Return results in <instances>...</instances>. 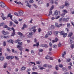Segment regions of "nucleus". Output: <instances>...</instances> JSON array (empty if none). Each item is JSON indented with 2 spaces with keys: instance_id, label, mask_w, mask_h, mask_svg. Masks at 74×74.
<instances>
[{
  "instance_id": "864d4df0",
  "label": "nucleus",
  "mask_w": 74,
  "mask_h": 74,
  "mask_svg": "<svg viewBox=\"0 0 74 74\" xmlns=\"http://www.w3.org/2000/svg\"><path fill=\"white\" fill-rule=\"evenodd\" d=\"M40 47H44V44H41L40 45Z\"/></svg>"
},
{
  "instance_id": "20e7f679",
  "label": "nucleus",
  "mask_w": 74,
  "mask_h": 74,
  "mask_svg": "<svg viewBox=\"0 0 74 74\" xmlns=\"http://www.w3.org/2000/svg\"><path fill=\"white\" fill-rule=\"evenodd\" d=\"M12 30H13V33H12L11 36H14V35H15V30L12 27Z\"/></svg>"
},
{
  "instance_id": "37998d69",
  "label": "nucleus",
  "mask_w": 74,
  "mask_h": 74,
  "mask_svg": "<svg viewBox=\"0 0 74 74\" xmlns=\"http://www.w3.org/2000/svg\"><path fill=\"white\" fill-rule=\"evenodd\" d=\"M44 47H45V48H48V45H47V44H44Z\"/></svg>"
},
{
  "instance_id": "f257e3e1",
  "label": "nucleus",
  "mask_w": 74,
  "mask_h": 74,
  "mask_svg": "<svg viewBox=\"0 0 74 74\" xmlns=\"http://www.w3.org/2000/svg\"><path fill=\"white\" fill-rule=\"evenodd\" d=\"M16 47L17 48H18L19 50V51H21V52L20 53V54L21 55V56H22V53L23 51L22 50L23 49V48H22L21 46H20L19 45H17Z\"/></svg>"
},
{
  "instance_id": "5701e85b",
  "label": "nucleus",
  "mask_w": 74,
  "mask_h": 74,
  "mask_svg": "<svg viewBox=\"0 0 74 74\" xmlns=\"http://www.w3.org/2000/svg\"><path fill=\"white\" fill-rule=\"evenodd\" d=\"M18 34L19 35V36H23V34L21 32H18Z\"/></svg>"
},
{
  "instance_id": "1a4fd4ad",
  "label": "nucleus",
  "mask_w": 74,
  "mask_h": 74,
  "mask_svg": "<svg viewBox=\"0 0 74 74\" xmlns=\"http://www.w3.org/2000/svg\"><path fill=\"white\" fill-rule=\"evenodd\" d=\"M2 34H4V35H6L7 34H8L9 33L8 32H5V31L4 30L2 32Z\"/></svg>"
},
{
  "instance_id": "0e129e2a",
  "label": "nucleus",
  "mask_w": 74,
  "mask_h": 74,
  "mask_svg": "<svg viewBox=\"0 0 74 74\" xmlns=\"http://www.w3.org/2000/svg\"><path fill=\"white\" fill-rule=\"evenodd\" d=\"M49 68H52V65H49L48 66Z\"/></svg>"
},
{
  "instance_id": "052dcab7",
  "label": "nucleus",
  "mask_w": 74,
  "mask_h": 74,
  "mask_svg": "<svg viewBox=\"0 0 74 74\" xmlns=\"http://www.w3.org/2000/svg\"><path fill=\"white\" fill-rule=\"evenodd\" d=\"M60 18V16H57L56 17V19H58V18Z\"/></svg>"
},
{
  "instance_id": "e433bc0d",
  "label": "nucleus",
  "mask_w": 74,
  "mask_h": 74,
  "mask_svg": "<svg viewBox=\"0 0 74 74\" xmlns=\"http://www.w3.org/2000/svg\"><path fill=\"white\" fill-rule=\"evenodd\" d=\"M67 26L68 27H70L71 26V25H70V23H67Z\"/></svg>"
},
{
  "instance_id": "13d9d810",
  "label": "nucleus",
  "mask_w": 74,
  "mask_h": 74,
  "mask_svg": "<svg viewBox=\"0 0 74 74\" xmlns=\"http://www.w3.org/2000/svg\"><path fill=\"white\" fill-rule=\"evenodd\" d=\"M65 30L66 31H67V32H69V28H66Z\"/></svg>"
},
{
  "instance_id": "bf43d9fd",
  "label": "nucleus",
  "mask_w": 74,
  "mask_h": 74,
  "mask_svg": "<svg viewBox=\"0 0 74 74\" xmlns=\"http://www.w3.org/2000/svg\"><path fill=\"white\" fill-rule=\"evenodd\" d=\"M39 52H41L43 51V50L42 49H39Z\"/></svg>"
},
{
  "instance_id": "f704fd0d",
  "label": "nucleus",
  "mask_w": 74,
  "mask_h": 74,
  "mask_svg": "<svg viewBox=\"0 0 74 74\" xmlns=\"http://www.w3.org/2000/svg\"><path fill=\"white\" fill-rule=\"evenodd\" d=\"M59 66L60 67V68H62L63 67V65L62 64H60L59 65Z\"/></svg>"
},
{
  "instance_id": "39448f33",
  "label": "nucleus",
  "mask_w": 74,
  "mask_h": 74,
  "mask_svg": "<svg viewBox=\"0 0 74 74\" xmlns=\"http://www.w3.org/2000/svg\"><path fill=\"white\" fill-rule=\"evenodd\" d=\"M33 32H30L29 33V35H27V38H31V37H32V36L31 35H33Z\"/></svg>"
},
{
  "instance_id": "6e6552de",
  "label": "nucleus",
  "mask_w": 74,
  "mask_h": 74,
  "mask_svg": "<svg viewBox=\"0 0 74 74\" xmlns=\"http://www.w3.org/2000/svg\"><path fill=\"white\" fill-rule=\"evenodd\" d=\"M60 35L62 36L63 35V37H65V34L64 33V32L63 31H61L60 32Z\"/></svg>"
},
{
  "instance_id": "7ed1b4c3",
  "label": "nucleus",
  "mask_w": 74,
  "mask_h": 74,
  "mask_svg": "<svg viewBox=\"0 0 74 74\" xmlns=\"http://www.w3.org/2000/svg\"><path fill=\"white\" fill-rule=\"evenodd\" d=\"M13 58H14V56H8L7 57H6V58L7 59H8V60H9V59H10V60H12V59H13Z\"/></svg>"
},
{
  "instance_id": "423d86ee",
  "label": "nucleus",
  "mask_w": 74,
  "mask_h": 74,
  "mask_svg": "<svg viewBox=\"0 0 74 74\" xmlns=\"http://www.w3.org/2000/svg\"><path fill=\"white\" fill-rule=\"evenodd\" d=\"M69 40H70V43L71 44L73 43V42H74V36H73V37H70L69 38Z\"/></svg>"
},
{
  "instance_id": "f8f14e48",
  "label": "nucleus",
  "mask_w": 74,
  "mask_h": 74,
  "mask_svg": "<svg viewBox=\"0 0 74 74\" xmlns=\"http://www.w3.org/2000/svg\"><path fill=\"white\" fill-rule=\"evenodd\" d=\"M70 5V3L68 2H65V5L66 7H69V5Z\"/></svg>"
},
{
  "instance_id": "b1692460",
  "label": "nucleus",
  "mask_w": 74,
  "mask_h": 74,
  "mask_svg": "<svg viewBox=\"0 0 74 74\" xmlns=\"http://www.w3.org/2000/svg\"><path fill=\"white\" fill-rule=\"evenodd\" d=\"M14 58L16 60H19V58H18V57L15 56Z\"/></svg>"
},
{
  "instance_id": "4468645a",
  "label": "nucleus",
  "mask_w": 74,
  "mask_h": 74,
  "mask_svg": "<svg viewBox=\"0 0 74 74\" xmlns=\"http://www.w3.org/2000/svg\"><path fill=\"white\" fill-rule=\"evenodd\" d=\"M72 36H73V33L72 32H70L69 34L68 35V37H71Z\"/></svg>"
},
{
  "instance_id": "412c9836",
  "label": "nucleus",
  "mask_w": 74,
  "mask_h": 74,
  "mask_svg": "<svg viewBox=\"0 0 74 74\" xmlns=\"http://www.w3.org/2000/svg\"><path fill=\"white\" fill-rule=\"evenodd\" d=\"M39 45V42H38V43H36V44H34L33 45V47H35V46H36L37 47H38Z\"/></svg>"
},
{
  "instance_id": "c756f323",
  "label": "nucleus",
  "mask_w": 74,
  "mask_h": 74,
  "mask_svg": "<svg viewBox=\"0 0 74 74\" xmlns=\"http://www.w3.org/2000/svg\"><path fill=\"white\" fill-rule=\"evenodd\" d=\"M7 30H10V31H11L12 30V28H11L10 27H7Z\"/></svg>"
},
{
  "instance_id": "680f3d73",
  "label": "nucleus",
  "mask_w": 74,
  "mask_h": 74,
  "mask_svg": "<svg viewBox=\"0 0 74 74\" xmlns=\"http://www.w3.org/2000/svg\"><path fill=\"white\" fill-rule=\"evenodd\" d=\"M32 74H38V73L36 72H33Z\"/></svg>"
},
{
  "instance_id": "603ef678",
  "label": "nucleus",
  "mask_w": 74,
  "mask_h": 74,
  "mask_svg": "<svg viewBox=\"0 0 74 74\" xmlns=\"http://www.w3.org/2000/svg\"><path fill=\"white\" fill-rule=\"evenodd\" d=\"M51 29H54V28H55V26L53 25H52L51 26Z\"/></svg>"
},
{
  "instance_id": "338daca9",
  "label": "nucleus",
  "mask_w": 74,
  "mask_h": 74,
  "mask_svg": "<svg viewBox=\"0 0 74 74\" xmlns=\"http://www.w3.org/2000/svg\"><path fill=\"white\" fill-rule=\"evenodd\" d=\"M58 46L59 47H61V44L60 43H59L58 45Z\"/></svg>"
},
{
  "instance_id": "a211bd4d",
  "label": "nucleus",
  "mask_w": 74,
  "mask_h": 74,
  "mask_svg": "<svg viewBox=\"0 0 74 74\" xmlns=\"http://www.w3.org/2000/svg\"><path fill=\"white\" fill-rule=\"evenodd\" d=\"M14 22L16 24V25H18V24L19 22H18V21H17L16 20H15L14 21Z\"/></svg>"
},
{
  "instance_id": "2eb2a0df",
  "label": "nucleus",
  "mask_w": 74,
  "mask_h": 74,
  "mask_svg": "<svg viewBox=\"0 0 74 74\" xmlns=\"http://www.w3.org/2000/svg\"><path fill=\"white\" fill-rule=\"evenodd\" d=\"M32 64H34V65H36V64L34 62H30L28 63V64L29 65V66H31L32 65Z\"/></svg>"
},
{
  "instance_id": "7c9ffc66",
  "label": "nucleus",
  "mask_w": 74,
  "mask_h": 74,
  "mask_svg": "<svg viewBox=\"0 0 74 74\" xmlns=\"http://www.w3.org/2000/svg\"><path fill=\"white\" fill-rule=\"evenodd\" d=\"M54 34L56 36H57L58 34V31H56L54 32Z\"/></svg>"
},
{
  "instance_id": "4d7b16f0",
  "label": "nucleus",
  "mask_w": 74,
  "mask_h": 74,
  "mask_svg": "<svg viewBox=\"0 0 74 74\" xmlns=\"http://www.w3.org/2000/svg\"><path fill=\"white\" fill-rule=\"evenodd\" d=\"M36 63L38 64H40V62L39 61H36Z\"/></svg>"
},
{
  "instance_id": "393cba45",
  "label": "nucleus",
  "mask_w": 74,
  "mask_h": 74,
  "mask_svg": "<svg viewBox=\"0 0 74 74\" xmlns=\"http://www.w3.org/2000/svg\"><path fill=\"white\" fill-rule=\"evenodd\" d=\"M52 34V32L49 31L48 32V34L49 35H51Z\"/></svg>"
},
{
  "instance_id": "cd10ccee",
  "label": "nucleus",
  "mask_w": 74,
  "mask_h": 74,
  "mask_svg": "<svg viewBox=\"0 0 74 74\" xmlns=\"http://www.w3.org/2000/svg\"><path fill=\"white\" fill-rule=\"evenodd\" d=\"M52 14V12L51 10H50L49 12V14L48 15V16H50V15H51Z\"/></svg>"
},
{
  "instance_id": "9d476101",
  "label": "nucleus",
  "mask_w": 74,
  "mask_h": 74,
  "mask_svg": "<svg viewBox=\"0 0 74 74\" xmlns=\"http://www.w3.org/2000/svg\"><path fill=\"white\" fill-rule=\"evenodd\" d=\"M62 25L61 24H59V25H58V23H56L55 24L56 27H60V26H62Z\"/></svg>"
},
{
  "instance_id": "c85d7f7f",
  "label": "nucleus",
  "mask_w": 74,
  "mask_h": 74,
  "mask_svg": "<svg viewBox=\"0 0 74 74\" xmlns=\"http://www.w3.org/2000/svg\"><path fill=\"white\" fill-rule=\"evenodd\" d=\"M26 69V67H25V66H23L21 69V70H25Z\"/></svg>"
},
{
  "instance_id": "2f4dec72",
  "label": "nucleus",
  "mask_w": 74,
  "mask_h": 74,
  "mask_svg": "<svg viewBox=\"0 0 74 74\" xmlns=\"http://www.w3.org/2000/svg\"><path fill=\"white\" fill-rule=\"evenodd\" d=\"M54 8V5H52L51 7V8L50 9V11H51V10H52Z\"/></svg>"
},
{
  "instance_id": "72a5a7b5",
  "label": "nucleus",
  "mask_w": 74,
  "mask_h": 74,
  "mask_svg": "<svg viewBox=\"0 0 74 74\" xmlns=\"http://www.w3.org/2000/svg\"><path fill=\"white\" fill-rule=\"evenodd\" d=\"M18 44H19V45H20V46H21V45L22 46V42H19Z\"/></svg>"
},
{
  "instance_id": "c9c22d12",
  "label": "nucleus",
  "mask_w": 74,
  "mask_h": 74,
  "mask_svg": "<svg viewBox=\"0 0 74 74\" xmlns=\"http://www.w3.org/2000/svg\"><path fill=\"white\" fill-rule=\"evenodd\" d=\"M56 70L58 71V70H59V68H58V65H56Z\"/></svg>"
},
{
  "instance_id": "9b49d317",
  "label": "nucleus",
  "mask_w": 74,
  "mask_h": 74,
  "mask_svg": "<svg viewBox=\"0 0 74 74\" xmlns=\"http://www.w3.org/2000/svg\"><path fill=\"white\" fill-rule=\"evenodd\" d=\"M1 17L3 20H5V19H6V18L4 17V14L3 13H1Z\"/></svg>"
},
{
  "instance_id": "f03ea898",
  "label": "nucleus",
  "mask_w": 74,
  "mask_h": 74,
  "mask_svg": "<svg viewBox=\"0 0 74 74\" xmlns=\"http://www.w3.org/2000/svg\"><path fill=\"white\" fill-rule=\"evenodd\" d=\"M0 6L2 8H4V7H5L6 6L5 3L2 2H0Z\"/></svg>"
},
{
  "instance_id": "e2e57ef3",
  "label": "nucleus",
  "mask_w": 74,
  "mask_h": 74,
  "mask_svg": "<svg viewBox=\"0 0 74 74\" xmlns=\"http://www.w3.org/2000/svg\"><path fill=\"white\" fill-rule=\"evenodd\" d=\"M8 26L7 25H4L3 26V28H4V29H5V28H7V27Z\"/></svg>"
},
{
  "instance_id": "a878e982",
  "label": "nucleus",
  "mask_w": 74,
  "mask_h": 74,
  "mask_svg": "<svg viewBox=\"0 0 74 74\" xmlns=\"http://www.w3.org/2000/svg\"><path fill=\"white\" fill-rule=\"evenodd\" d=\"M7 63H5L3 66L4 68H6L7 67Z\"/></svg>"
},
{
  "instance_id": "6e6d98bb",
  "label": "nucleus",
  "mask_w": 74,
  "mask_h": 74,
  "mask_svg": "<svg viewBox=\"0 0 74 74\" xmlns=\"http://www.w3.org/2000/svg\"><path fill=\"white\" fill-rule=\"evenodd\" d=\"M49 56H47V57H45V59H49Z\"/></svg>"
},
{
  "instance_id": "3c124183",
  "label": "nucleus",
  "mask_w": 74,
  "mask_h": 74,
  "mask_svg": "<svg viewBox=\"0 0 74 74\" xmlns=\"http://www.w3.org/2000/svg\"><path fill=\"white\" fill-rule=\"evenodd\" d=\"M61 15L63 17H64V16H65V13L62 14H61Z\"/></svg>"
},
{
  "instance_id": "c03bdc74",
  "label": "nucleus",
  "mask_w": 74,
  "mask_h": 74,
  "mask_svg": "<svg viewBox=\"0 0 74 74\" xmlns=\"http://www.w3.org/2000/svg\"><path fill=\"white\" fill-rule=\"evenodd\" d=\"M59 22H62V17L61 18H60L59 19Z\"/></svg>"
},
{
  "instance_id": "bb28decb",
  "label": "nucleus",
  "mask_w": 74,
  "mask_h": 74,
  "mask_svg": "<svg viewBox=\"0 0 74 74\" xmlns=\"http://www.w3.org/2000/svg\"><path fill=\"white\" fill-rule=\"evenodd\" d=\"M65 6V5H63L62 6H61L60 8L61 9H63V8H64V6Z\"/></svg>"
},
{
  "instance_id": "ddd939ff",
  "label": "nucleus",
  "mask_w": 74,
  "mask_h": 74,
  "mask_svg": "<svg viewBox=\"0 0 74 74\" xmlns=\"http://www.w3.org/2000/svg\"><path fill=\"white\" fill-rule=\"evenodd\" d=\"M7 42H10V43H12V44H13L14 42V41L12 40H8L7 41Z\"/></svg>"
},
{
  "instance_id": "a19ab883",
  "label": "nucleus",
  "mask_w": 74,
  "mask_h": 74,
  "mask_svg": "<svg viewBox=\"0 0 74 74\" xmlns=\"http://www.w3.org/2000/svg\"><path fill=\"white\" fill-rule=\"evenodd\" d=\"M53 48H56L57 47V46L55 45H54L53 46Z\"/></svg>"
},
{
  "instance_id": "0eeeda50",
  "label": "nucleus",
  "mask_w": 74,
  "mask_h": 74,
  "mask_svg": "<svg viewBox=\"0 0 74 74\" xmlns=\"http://www.w3.org/2000/svg\"><path fill=\"white\" fill-rule=\"evenodd\" d=\"M23 14V12L22 11V10H21L19 13H17V16H21Z\"/></svg>"
},
{
  "instance_id": "6ab92c4d",
  "label": "nucleus",
  "mask_w": 74,
  "mask_h": 74,
  "mask_svg": "<svg viewBox=\"0 0 74 74\" xmlns=\"http://www.w3.org/2000/svg\"><path fill=\"white\" fill-rule=\"evenodd\" d=\"M71 61V59L69 58L67 59V60H66V62L67 63H68V62H70Z\"/></svg>"
},
{
  "instance_id": "4be33fe9",
  "label": "nucleus",
  "mask_w": 74,
  "mask_h": 74,
  "mask_svg": "<svg viewBox=\"0 0 74 74\" xmlns=\"http://www.w3.org/2000/svg\"><path fill=\"white\" fill-rule=\"evenodd\" d=\"M4 57H3V56H1L0 58V60H3L4 59Z\"/></svg>"
},
{
  "instance_id": "79ce46f5",
  "label": "nucleus",
  "mask_w": 74,
  "mask_h": 74,
  "mask_svg": "<svg viewBox=\"0 0 74 74\" xmlns=\"http://www.w3.org/2000/svg\"><path fill=\"white\" fill-rule=\"evenodd\" d=\"M69 18H67L65 19V22H68L69 21Z\"/></svg>"
},
{
  "instance_id": "774afa93",
  "label": "nucleus",
  "mask_w": 74,
  "mask_h": 74,
  "mask_svg": "<svg viewBox=\"0 0 74 74\" xmlns=\"http://www.w3.org/2000/svg\"><path fill=\"white\" fill-rule=\"evenodd\" d=\"M17 4H21V2H17Z\"/></svg>"
},
{
  "instance_id": "ea45409f",
  "label": "nucleus",
  "mask_w": 74,
  "mask_h": 74,
  "mask_svg": "<svg viewBox=\"0 0 74 74\" xmlns=\"http://www.w3.org/2000/svg\"><path fill=\"white\" fill-rule=\"evenodd\" d=\"M10 25H9V26H12V24H13V23H12V21L10 22Z\"/></svg>"
},
{
  "instance_id": "f3484780",
  "label": "nucleus",
  "mask_w": 74,
  "mask_h": 74,
  "mask_svg": "<svg viewBox=\"0 0 74 74\" xmlns=\"http://www.w3.org/2000/svg\"><path fill=\"white\" fill-rule=\"evenodd\" d=\"M54 15H58V12L57 10H56L54 13Z\"/></svg>"
},
{
  "instance_id": "4c0bfd02",
  "label": "nucleus",
  "mask_w": 74,
  "mask_h": 74,
  "mask_svg": "<svg viewBox=\"0 0 74 74\" xmlns=\"http://www.w3.org/2000/svg\"><path fill=\"white\" fill-rule=\"evenodd\" d=\"M23 27L24 28H26V27H27V25H26V24H24Z\"/></svg>"
},
{
  "instance_id": "69168bd1",
  "label": "nucleus",
  "mask_w": 74,
  "mask_h": 74,
  "mask_svg": "<svg viewBox=\"0 0 74 74\" xmlns=\"http://www.w3.org/2000/svg\"><path fill=\"white\" fill-rule=\"evenodd\" d=\"M71 66H68V67L69 70H71Z\"/></svg>"
},
{
  "instance_id": "09e8293b",
  "label": "nucleus",
  "mask_w": 74,
  "mask_h": 74,
  "mask_svg": "<svg viewBox=\"0 0 74 74\" xmlns=\"http://www.w3.org/2000/svg\"><path fill=\"white\" fill-rule=\"evenodd\" d=\"M9 38V37L7 36H3L4 38Z\"/></svg>"
},
{
  "instance_id": "8fccbe9b",
  "label": "nucleus",
  "mask_w": 74,
  "mask_h": 74,
  "mask_svg": "<svg viewBox=\"0 0 74 74\" xmlns=\"http://www.w3.org/2000/svg\"><path fill=\"white\" fill-rule=\"evenodd\" d=\"M19 40H17L15 41V43H18H18L19 42Z\"/></svg>"
},
{
  "instance_id": "dca6fc26",
  "label": "nucleus",
  "mask_w": 74,
  "mask_h": 74,
  "mask_svg": "<svg viewBox=\"0 0 74 74\" xmlns=\"http://www.w3.org/2000/svg\"><path fill=\"white\" fill-rule=\"evenodd\" d=\"M8 17L10 18L12 20V15H11V14L9 13L8 16Z\"/></svg>"
},
{
  "instance_id": "de8ad7c7",
  "label": "nucleus",
  "mask_w": 74,
  "mask_h": 74,
  "mask_svg": "<svg viewBox=\"0 0 74 74\" xmlns=\"http://www.w3.org/2000/svg\"><path fill=\"white\" fill-rule=\"evenodd\" d=\"M48 65L47 64H44L43 66L44 67H48Z\"/></svg>"
},
{
  "instance_id": "473e14b6",
  "label": "nucleus",
  "mask_w": 74,
  "mask_h": 74,
  "mask_svg": "<svg viewBox=\"0 0 74 74\" xmlns=\"http://www.w3.org/2000/svg\"><path fill=\"white\" fill-rule=\"evenodd\" d=\"M3 45L4 47H5L6 45V42L5 41L3 42Z\"/></svg>"
},
{
  "instance_id": "58836bf2",
  "label": "nucleus",
  "mask_w": 74,
  "mask_h": 74,
  "mask_svg": "<svg viewBox=\"0 0 74 74\" xmlns=\"http://www.w3.org/2000/svg\"><path fill=\"white\" fill-rule=\"evenodd\" d=\"M64 55H65V51H64V53H63L62 54V58H64Z\"/></svg>"
},
{
  "instance_id": "49530a36",
  "label": "nucleus",
  "mask_w": 74,
  "mask_h": 74,
  "mask_svg": "<svg viewBox=\"0 0 74 74\" xmlns=\"http://www.w3.org/2000/svg\"><path fill=\"white\" fill-rule=\"evenodd\" d=\"M71 47L72 48V49H73L74 48V45H71Z\"/></svg>"
},
{
  "instance_id": "a18cd8bd",
  "label": "nucleus",
  "mask_w": 74,
  "mask_h": 74,
  "mask_svg": "<svg viewBox=\"0 0 74 74\" xmlns=\"http://www.w3.org/2000/svg\"><path fill=\"white\" fill-rule=\"evenodd\" d=\"M4 23H2L0 24V26H4Z\"/></svg>"
},
{
  "instance_id": "5fc2aeb1",
  "label": "nucleus",
  "mask_w": 74,
  "mask_h": 74,
  "mask_svg": "<svg viewBox=\"0 0 74 74\" xmlns=\"http://www.w3.org/2000/svg\"><path fill=\"white\" fill-rule=\"evenodd\" d=\"M38 32H39V33H40V32H41V28H39L38 29Z\"/></svg>"
},
{
  "instance_id": "aec40b11",
  "label": "nucleus",
  "mask_w": 74,
  "mask_h": 74,
  "mask_svg": "<svg viewBox=\"0 0 74 74\" xmlns=\"http://www.w3.org/2000/svg\"><path fill=\"white\" fill-rule=\"evenodd\" d=\"M26 6L28 7L29 8H31V7H32V5H30V4L28 3H27Z\"/></svg>"
}]
</instances>
